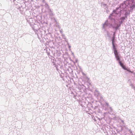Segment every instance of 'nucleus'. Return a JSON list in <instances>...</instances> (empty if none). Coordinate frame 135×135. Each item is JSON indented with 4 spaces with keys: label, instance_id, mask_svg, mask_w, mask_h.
<instances>
[{
    "label": "nucleus",
    "instance_id": "nucleus-1",
    "mask_svg": "<svg viewBox=\"0 0 135 135\" xmlns=\"http://www.w3.org/2000/svg\"><path fill=\"white\" fill-rule=\"evenodd\" d=\"M133 0H128L126 1V3L128 4L131 8H133L135 7V3L134 2Z\"/></svg>",
    "mask_w": 135,
    "mask_h": 135
},
{
    "label": "nucleus",
    "instance_id": "nucleus-2",
    "mask_svg": "<svg viewBox=\"0 0 135 135\" xmlns=\"http://www.w3.org/2000/svg\"><path fill=\"white\" fill-rule=\"evenodd\" d=\"M114 54L115 56V57L116 58L117 60L119 61H119H120V59L119 56L118 54L117 51H115V52H114Z\"/></svg>",
    "mask_w": 135,
    "mask_h": 135
},
{
    "label": "nucleus",
    "instance_id": "nucleus-3",
    "mask_svg": "<svg viewBox=\"0 0 135 135\" xmlns=\"http://www.w3.org/2000/svg\"><path fill=\"white\" fill-rule=\"evenodd\" d=\"M119 63L120 65L122 66L123 68L125 70H127V68H126L125 66L122 63L121 61H119Z\"/></svg>",
    "mask_w": 135,
    "mask_h": 135
},
{
    "label": "nucleus",
    "instance_id": "nucleus-4",
    "mask_svg": "<svg viewBox=\"0 0 135 135\" xmlns=\"http://www.w3.org/2000/svg\"><path fill=\"white\" fill-rule=\"evenodd\" d=\"M112 45L113 46V49L114 50V52H115V51H117V50H116V48L115 47V45H114V43H113V44H112Z\"/></svg>",
    "mask_w": 135,
    "mask_h": 135
},
{
    "label": "nucleus",
    "instance_id": "nucleus-5",
    "mask_svg": "<svg viewBox=\"0 0 135 135\" xmlns=\"http://www.w3.org/2000/svg\"><path fill=\"white\" fill-rule=\"evenodd\" d=\"M114 37H113V39H112V44H113V43H114Z\"/></svg>",
    "mask_w": 135,
    "mask_h": 135
},
{
    "label": "nucleus",
    "instance_id": "nucleus-6",
    "mask_svg": "<svg viewBox=\"0 0 135 135\" xmlns=\"http://www.w3.org/2000/svg\"><path fill=\"white\" fill-rule=\"evenodd\" d=\"M127 70L128 71H129V72H130V73H132V71H131L130 70H129L127 69V70Z\"/></svg>",
    "mask_w": 135,
    "mask_h": 135
}]
</instances>
